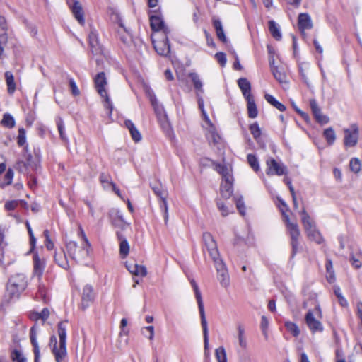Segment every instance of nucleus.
Listing matches in <instances>:
<instances>
[{
  "instance_id": "f257e3e1",
  "label": "nucleus",
  "mask_w": 362,
  "mask_h": 362,
  "mask_svg": "<svg viewBox=\"0 0 362 362\" xmlns=\"http://www.w3.org/2000/svg\"><path fill=\"white\" fill-rule=\"evenodd\" d=\"M67 321H61L57 325L59 336V345L55 335L50 337L49 346L54 356L56 362H62L67 356L66 351V324Z\"/></svg>"
},
{
  "instance_id": "f03ea898",
  "label": "nucleus",
  "mask_w": 362,
  "mask_h": 362,
  "mask_svg": "<svg viewBox=\"0 0 362 362\" xmlns=\"http://www.w3.org/2000/svg\"><path fill=\"white\" fill-rule=\"evenodd\" d=\"M279 201L283 207L281 208L280 210L291 237V245L292 247L291 257H293L298 250V238L300 236L299 227L296 223H293L290 221L289 216L286 214V211L289 210L286 203L281 199H279Z\"/></svg>"
},
{
  "instance_id": "7ed1b4c3",
  "label": "nucleus",
  "mask_w": 362,
  "mask_h": 362,
  "mask_svg": "<svg viewBox=\"0 0 362 362\" xmlns=\"http://www.w3.org/2000/svg\"><path fill=\"white\" fill-rule=\"evenodd\" d=\"M300 214L301 215L302 224L308 238L317 244H322L325 241V239L317 228L315 221L312 220L305 207L300 211Z\"/></svg>"
},
{
  "instance_id": "20e7f679",
  "label": "nucleus",
  "mask_w": 362,
  "mask_h": 362,
  "mask_svg": "<svg viewBox=\"0 0 362 362\" xmlns=\"http://www.w3.org/2000/svg\"><path fill=\"white\" fill-rule=\"evenodd\" d=\"M84 245L82 247L78 248L77 243L74 241H69L66 244V249L69 255L77 262H83L89 256V247L90 245L83 233Z\"/></svg>"
},
{
  "instance_id": "39448f33",
  "label": "nucleus",
  "mask_w": 362,
  "mask_h": 362,
  "mask_svg": "<svg viewBox=\"0 0 362 362\" xmlns=\"http://www.w3.org/2000/svg\"><path fill=\"white\" fill-rule=\"evenodd\" d=\"M190 284L193 288V290L194 291L195 298L197 301L199 311L200 314V318H201V325L203 329V335H204V349H207L209 346V332H208V326H207V321L206 319L205 315V311H204V303L202 300V297L201 292L199 291V286L196 281L194 279L190 280Z\"/></svg>"
},
{
  "instance_id": "423d86ee",
  "label": "nucleus",
  "mask_w": 362,
  "mask_h": 362,
  "mask_svg": "<svg viewBox=\"0 0 362 362\" xmlns=\"http://www.w3.org/2000/svg\"><path fill=\"white\" fill-rule=\"evenodd\" d=\"M315 315L317 317L322 318V310L319 304L315 305L313 310H308L305 315V320L309 329L313 333L317 332H321L324 329L323 325L320 320L315 317Z\"/></svg>"
},
{
  "instance_id": "0eeeda50",
  "label": "nucleus",
  "mask_w": 362,
  "mask_h": 362,
  "mask_svg": "<svg viewBox=\"0 0 362 362\" xmlns=\"http://www.w3.org/2000/svg\"><path fill=\"white\" fill-rule=\"evenodd\" d=\"M94 83L99 95L102 98H105V107L109 109L110 114H111L112 111V104L105 89V86L107 85V79L105 77V74L103 71L98 73L95 76Z\"/></svg>"
},
{
  "instance_id": "6e6552de",
  "label": "nucleus",
  "mask_w": 362,
  "mask_h": 362,
  "mask_svg": "<svg viewBox=\"0 0 362 362\" xmlns=\"http://www.w3.org/2000/svg\"><path fill=\"white\" fill-rule=\"evenodd\" d=\"M160 8V6H158L157 8L148 11L151 28L153 31L161 32L162 34H168L170 30L165 25Z\"/></svg>"
},
{
  "instance_id": "1a4fd4ad",
  "label": "nucleus",
  "mask_w": 362,
  "mask_h": 362,
  "mask_svg": "<svg viewBox=\"0 0 362 362\" xmlns=\"http://www.w3.org/2000/svg\"><path fill=\"white\" fill-rule=\"evenodd\" d=\"M266 173L269 176L284 175L288 173L287 168L283 163L277 162L274 158L269 157L266 160Z\"/></svg>"
},
{
  "instance_id": "9d476101",
  "label": "nucleus",
  "mask_w": 362,
  "mask_h": 362,
  "mask_svg": "<svg viewBox=\"0 0 362 362\" xmlns=\"http://www.w3.org/2000/svg\"><path fill=\"white\" fill-rule=\"evenodd\" d=\"M344 144L346 147L355 146L358 140L359 129L356 123L351 124L350 128L344 129Z\"/></svg>"
},
{
  "instance_id": "9b49d317",
  "label": "nucleus",
  "mask_w": 362,
  "mask_h": 362,
  "mask_svg": "<svg viewBox=\"0 0 362 362\" xmlns=\"http://www.w3.org/2000/svg\"><path fill=\"white\" fill-rule=\"evenodd\" d=\"M214 264L217 272V278L221 285L224 288H227L230 284V277L226 264L222 259L216 260Z\"/></svg>"
},
{
  "instance_id": "f8f14e48",
  "label": "nucleus",
  "mask_w": 362,
  "mask_h": 362,
  "mask_svg": "<svg viewBox=\"0 0 362 362\" xmlns=\"http://www.w3.org/2000/svg\"><path fill=\"white\" fill-rule=\"evenodd\" d=\"M110 219L111 224L115 228L124 230L129 226L123 217L122 214L119 210H112L110 212Z\"/></svg>"
},
{
  "instance_id": "ddd939ff",
  "label": "nucleus",
  "mask_w": 362,
  "mask_h": 362,
  "mask_svg": "<svg viewBox=\"0 0 362 362\" xmlns=\"http://www.w3.org/2000/svg\"><path fill=\"white\" fill-rule=\"evenodd\" d=\"M161 40H153V45L156 52L161 56H168L170 52L168 34H162Z\"/></svg>"
},
{
  "instance_id": "4468645a",
  "label": "nucleus",
  "mask_w": 362,
  "mask_h": 362,
  "mask_svg": "<svg viewBox=\"0 0 362 362\" xmlns=\"http://www.w3.org/2000/svg\"><path fill=\"white\" fill-rule=\"evenodd\" d=\"M310 107L312 110V113L315 118L316 121L321 124H325L329 122V117L326 115H324L322 112L321 109L319 107L317 101L315 99H310Z\"/></svg>"
},
{
  "instance_id": "2eb2a0df",
  "label": "nucleus",
  "mask_w": 362,
  "mask_h": 362,
  "mask_svg": "<svg viewBox=\"0 0 362 362\" xmlns=\"http://www.w3.org/2000/svg\"><path fill=\"white\" fill-rule=\"evenodd\" d=\"M75 19L81 25L85 24V12L81 1H73V4L69 5Z\"/></svg>"
},
{
  "instance_id": "dca6fc26",
  "label": "nucleus",
  "mask_w": 362,
  "mask_h": 362,
  "mask_svg": "<svg viewBox=\"0 0 362 362\" xmlns=\"http://www.w3.org/2000/svg\"><path fill=\"white\" fill-rule=\"evenodd\" d=\"M313 22L310 16L307 13H301L298 18V27L302 35H305V30L313 28Z\"/></svg>"
},
{
  "instance_id": "f3484780",
  "label": "nucleus",
  "mask_w": 362,
  "mask_h": 362,
  "mask_svg": "<svg viewBox=\"0 0 362 362\" xmlns=\"http://www.w3.org/2000/svg\"><path fill=\"white\" fill-rule=\"evenodd\" d=\"M95 294L93 293V287L90 285H86L83 287L82 297H81V307L83 310L86 309L90 303L93 301Z\"/></svg>"
},
{
  "instance_id": "a211bd4d",
  "label": "nucleus",
  "mask_w": 362,
  "mask_h": 362,
  "mask_svg": "<svg viewBox=\"0 0 362 362\" xmlns=\"http://www.w3.org/2000/svg\"><path fill=\"white\" fill-rule=\"evenodd\" d=\"M8 284H9L11 287L17 288L22 292L27 286L26 278L23 274H16L9 279Z\"/></svg>"
},
{
  "instance_id": "6ab92c4d",
  "label": "nucleus",
  "mask_w": 362,
  "mask_h": 362,
  "mask_svg": "<svg viewBox=\"0 0 362 362\" xmlns=\"http://www.w3.org/2000/svg\"><path fill=\"white\" fill-rule=\"evenodd\" d=\"M30 339L33 346V353L35 356L34 362H39L40 353L38 343L37 341V328L34 325L30 329Z\"/></svg>"
},
{
  "instance_id": "aec40b11",
  "label": "nucleus",
  "mask_w": 362,
  "mask_h": 362,
  "mask_svg": "<svg viewBox=\"0 0 362 362\" xmlns=\"http://www.w3.org/2000/svg\"><path fill=\"white\" fill-rule=\"evenodd\" d=\"M116 235L119 240V253L122 257H125L129 252V243L121 231H116Z\"/></svg>"
},
{
  "instance_id": "412c9836",
  "label": "nucleus",
  "mask_w": 362,
  "mask_h": 362,
  "mask_svg": "<svg viewBox=\"0 0 362 362\" xmlns=\"http://www.w3.org/2000/svg\"><path fill=\"white\" fill-rule=\"evenodd\" d=\"M238 85L245 99L253 97L251 94V84L246 78H240L238 80Z\"/></svg>"
},
{
  "instance_id": "4be33fe9",
  "label": "nucleus",
  "mask_w": 362,
  "mask_h": 362,
  "mask_svg": "<svg viewBox=\"0 0 362 362\" xmlns=\"http://www.w3.org/2000/svg\"><path fill=\"white\" fill-rule=\"evenodd\" d=\"M33 274L37 276L39 279H40L44 272L45 262L43 259H40V257L35 255L33 257Z\"/></svg>"
},
{
  "instance_id": "5701e85b",
  "label": "nucleus",
  "mask_w": 362,
  "mask_h": 362,
  "mask_svg": "<svg viewBox=\"0 0 362 362\" xmlns=\"http://www.w3.org/2000/svg\"><path fill=\"white\" fill-rule=\"evenodd\" d=\"M124 125L129 129L131 136L135 142H139L141 140V135L140 132L131 120H125Z\"/></svg>"
},
{
  "instance_id": "b1692460",
  "label": "nucleus",
  "mask_w": 362,
  "mask_h": 362,
  "mask_svg": "<svg viewBox=\"0 0 362 362\" xmlns=\"http://www.w3.org/2000/svg\"><path fill=\"white\" fill-rule=\"evenodd\" d=\"M55 262L62 268L68 269L69 267V262L64 251L56 252L54 254Z\"/></svg>"
},
{
  "instance_id": "393cba45",
  "label": "nucleus",
  "mask_w": 362,
  "mask_h": 362,
  "mask_svg": "<svg viewBox=\"0 0 362 362\" xmlns=\"http://www.w3.org/2000/svg\"><path fill=\"white\" fill-rule=\"evenodd\" d=\"M213 25L216 30L217 37L223 43H226L227 38L225 35L221 21L219 19H213Z\"/></svg>"
},
{
  "instance_id": "a878e982",
  "label": "nucleus",
  "mask_w": 362,
  "mask_h": 362,
  "mask_svg": "<svg viewBox=\"0 0 362 362\" xmlns=\"http://www.w3.org/2000/svg\"><path fill=\"white\" fill-rule=\"evenodd\" d=\"M326 267V279L329 284H332L335 281L336 277L334 271L333 269V264L330 259H327L325 263Z\"/></svg>"
},
{
  "instance_id": "bb28decb",
  "label": "nucleus",
  "mask_w": 362,
  "mask_h": 362,
  "mask_svg": "<svg viewBox=\"0 0 362 362\" xmlns=\"http://www.w3.org/2000/svg\"><path fill=\"white\" fill-rule=\"evenodd\" d=\"M189 77L191 78L197 93H199V94L203 93V83L199 78V76L195 72H192L189 74Z\"/></svg>"
},
{
  "instance_id": "cd10ccee",
  "label": "nucleus",
  "mask_w": 362,
  "mask_h": 362,
  "mask_svg": "<svg viewBox=\"0 0 362 362\" xmlns=\"http://www.w3.org/2000/svg\"><path fill=\"white\" fill-rule=\"evenodd\" d=\"M245 100H247L248 117L252 119L257 117L258 115V111L254 98L252 97Z\"/></svg>"
},
{
  "instance_id": "c85d7f7f",
  "label": "nucleus",
  "mask_w": 362,
  "mask_h": 362,
  "mask_svg": "<svg viewBox=\"0 0 362 362\" xmlns=\"http://www.w3.org/2000/svg\"><path fill=\"white\" fill-rule=\"evenodd\" d=\"M210 257H211L213 262H214L216 260L221 259L220 258L219 252L217 247L216 242L214 241L209 244L205 245Z\"/></svg>"
},
{
  "instance_id": "c756f323",
  "label": "nucleus",
  "mask_w": 362,
  "mask_h": 362,
  "mask_svg": "<svg viewBox=\"0 0 362 362\" xmlns=\"http://www.w3.org/2000/svg\"><path fill=\"white\" fill-rule=\"evenodd\" d=\"M269 30L272 36L276 40H281V33L279 25L273 20L269 21Z\"/></svg>"
},
{
  "instance_id": "7c9ffc66",
  "label": "nucleus",
  "mask_w": 362,
  "mask_h": 362,
  "mask_svg": "<svg viewBox=\"0 0 362 362\" xmlns=\"http://www.w3.org/2000/svg\"><path fill=\"white\" fill-rule=\"evenodd\" d=\"M264 98L268 103L276 108L281 112H284L286 110V107L278 101L273 95L270 94H265Z\"/></svg>"
},
{
  "instance_id": "2f4dec72",
  "label": "nucleus",
  "mask_w": 362,
  "mask_h": 362,
  "mask_svg": "<svg viewBox=\"0 0 362 362\" xmlns=\"http://www.w3.org/2000/svg\"><path fill=\"white\" fill-rule=\"evenodd\" d=\"M233 192V182H221V194L225 199L230 197Z\"/></svg>"
},
{
  "instance_id": "473e14b6",
  "label": "nucleus",
  "mask_w": 362,
  "mask_h": 362,
  "mask_svg": "<svg viewBox=\"0 0 362 362\" xmlns=\"http://www.w3.org/2000/svg\"><path fill=\"white\" fill-rule=\"evenodd\" d=\"M5 78L8 87V94L12 95L16 90V83L14 81L13 74L10 71H6L5 73Z\"/></svg>"
},
{
  "instance_id": "72a5a7b5",
  "label": "nucleus",
  "mask_w": 362,
  "mask_h": 362,
  "mask_svg": "<svg viewBox=\"0 0 362 362\" xmlns=\"http://www.w3.org/2000/svg\"><path fill=\"white\" fill-rule=\"evenodd\" d=\"M21 291L18 290L17 288H13V286H10L9 284L6 285V291L5 294V298H8V300H11L13 299H18L20 296Z\"/></svg>"
},
{
  "instance_id": "f704fd0d",
  "label": "nucleus",
  "mask_w": 362,
  "mask_h": 362,
  "mask_svg": "<svg viewBox=\"0 0 362 362\" xmlns=\"http://www.w3.org/2000/svg\"><path fill=\"white\" fill-rule=\"evenodd\" d=\"M323 136L329 145H332L336 139L335 132L332 127L325 129L323 132Z\"/></svg>"
},
{
  "instance_id": "c9c22d12",
  "label": "nucleus",
  "mask_w": 362,
  "mask_h": 362,
  "mask_svg": "<svg viewBox=\"0 0 362 362\" xmlns=\"http://www.w3.org/2000/svg\"><path fill=\"white\" fill-rule=\"evenodd\" d=\"M1 124L7 128L11 129L15 127L16 122L13 117L9 113H5L3 115Z\"/></svg>"
},
{
  "instance_id": "e433bc0d",
  "label": "nucleus",
  "mask_w": 362,
  "mask_h": 362,
  "mask_svg": "<svg viewBox=\"0 0 362 362\" xmlns=\"http://www.w3.org/2000/svg\"><path fill=\"white\" fill-rule=\"evenodd\" d=\"M271 71L274 77L279 82L284 83L286 81V74L281 72L277 66H272Z\"/></svg>"
},
{
  "instance_id": "4c0bfd02",
  "label": "nucleus",
  "mask_w": 362,
  "mask_h": 362,
  "mask_svg": "<svg viewBox=\"0 0 362 362\" xmlns=\"http://www.w3.org/2000/svg\"><path fill=\"white\" fill-rule=\"evenodd\" d=\"M13 170L11 168H8L4 177V182L0 183V188L3 189L6 186L11 185L13 178Z\"/></svg>"
},
{
  "instance_id": "58836bf2",
  "label": "nucleus",
  "mask_w": 362,
  "mask_h": 362,
  "mask_svg": "<svg viewBox=\"0 0 362 362\" xmlns=\"http://www.w3.org/2000/svg\"><path fill=\"white\" fill-rule=\"evenodd\" d=\"M285 327L286 329L291 332L294 337H298L300 334V329L298 325L291 321H287L285 322Z\"/></svg>"
},
{
  "instance_id": "ea45409f",
  "label": "nucleus",
  "mask_w": 362,
  "mask_h": 362,
  "mask_svg": "<svg viewBox=\"0 0 362 362\" xmlns=\"http://www.w3.org/2000/svg\"><path fill=\"white\" fill-rule=\"evenodd\" d=\"M247 162L250 165V166L255 171L257 172L259 170V161L257 158V157L252 153H250L247 156Z\"/></svg>"
},
{
  "instance_id": "a19ab883",
  "label": "nucleus",
  "mask_w": 362,
  "mask_h": 362,
  "mask_svg": "<svg viewBox=\"0 0 362 362\" xmlns=\"http://www.w3.org/2000/svg\"><path fill=\"white\" fill-rule=\"evenodd\" d=\"M215 356L218 362H227L226 352L223 346H220L216 349Z\"/></svg>"
},
{
  "instance_id": "79ce46f5",
  "label": "nucleus",
  "mask_w": 362,
  "mask_h": 362,
  "mask_svg": "<svg viewBox=\"0 0 362 362\" xmlns=\"http://www.w3.org/2000/svg\"><path fill=\"white\" fill-rule=\"evenodd\" d=\"M49 316V311L47 308H43L40 313L35 312L33 314V317L35 320L41 319L43 322H45L48 319Z\"/></svg>"
},
{
  "instance_id": "37998d69",
  "label": "nucleus",
  "mask_w": 362,
  "mask_h": 362,
  "mask_svg": "<svg viewBox=\"0 0 362 362\" xmlns=\"http://www.w3.org/2000/svg\"><path fill=\"white\" fill-rule=\"evenodd\" d=\"M26 143V132L23 127L18 129L17 144L19 146H23Z\"/></svg>"
},
{
  "instance_id": "c03bdc74",
  "label": "nucleus",
  "mask_w": 362,
  "mask_h": 362,
  "mask_svg": "<svg viewBox=\"0 0 362 362\" xmlns=\"http://www.w3.org/2000/svg\"><path fill=\"white\" fill-rule=\"evenodd\" d=\"M11 358L13 362H25V358L22 353L18 349H13L11 354Z\"/></svg>"
},
{
  "instance_id": "a18cd8bd",
  "label": "nucleus",
  "mask_w": 362,
  "mask_h": 362,
  "mask_svg": "<svg viewBox=\"0 0 362 362\" xmlns=\"http://www.w3.org/2000/svg\"><path fill=\"white\" fill-rule=\"evenodd\" d=\"M350 169L352 172L357 173L361 170V164L359 159L353 158L350 160Z\"/></svg>"
},
{
  "instance_id": "49530a36",
  "label": "nucleus",
  "mask_w": 362,
  "mask_h": 362,
  "mask_svg": "<svg viewBox=\"0 0 362 362\" xmlns=\"http://www.w3.org/2000/svg\"><path fill=\"white\" fill-rule=\"evenodd\" d=\"M151 189L155 194L160 199H163L167 196V192L163 189L160 185H153L151 186Z\"/></svg>"
},
{
  "instance_id": "de8ad7c7",
  "label": "nucleus",
  "mask_w": 362,
  "mask_h": 362,
  "mask_svg": "<svg viewBox=\"0 0 362 362\" xmlns=\"http://www.w3.org/2000/svg\"><path fill=\"white\" fill-rule=\"evenodd\" d=\"M57 125L61 139L66 141L67 137L66 136L64 133V125L63 120L61 118H59L57 121Z\"/></svg>"
},
{
  "instance_id": "09e8293b",
  "label": "nucleus",
  "mask_w": 362,
  "mask_h": 362,
  "mask_svg": "<svg viewBox=\"0 0 362 362\" xmlns=\"http://www.w3.org/2000/svg\"><path fill=\"white\" fill-rule=\"evenodd\" d=\"M250 131L255 139L259 138L261 135V129L257 122L250 124Z\"/></svg>"
},
{
  "instance_id": "8fccbe9b",
  "label": "nucleus",
  "mask_w": 362,
  "mask_h": 362,
  "mask_svg": "<svg viewBox=\"0 0 362 362\" xmlns=\"http://www.w3.org/2000/svg\"><path fill=\"white\" fill-rule=\"evenodd\" d=\"M160 200H161V202L160 203V207L164 213L165 222V223H167V222L168 221V204H167V201H166V197H164L163 199H160Z\"/></svg>"
},
{
  "instance_id": "3c124183",
  "label": "nucleus",
  "mask_w": 362,
  "mask_h": 362,
  "mask_svg": "<svg viewBox=\"0 0 362 362\" xmlns=\"http://www.w3.org/2000/svg\"><path fill=\"white\" fill-rule=\"evenodd\" d=\"M236 207L239 211V213L242 216H245V206L244 204L243 198V197H240L238 199H236Z\"/></svg>"
},
{
  "instance_id": "603ef678",
  "label": "nucleus",
  "mask_w": 362,
  "mask_h": 362,
  "mask_svg": "<svg viewBox=\"0 0 362 362\" xmlns=\"http://www.w3.org/2000/svg\"><path fill=\"white\" fill-rule=\"evenodd\" d=\"M90 45L95 48L98 45V35L95 32L90 31L88 35Z\"/></svg>"
},
{
  "instance_id": "864d4df0",
  "label": "nucleus",
  "mask_w": 362,
  "mask_h": 362,
  "mask_svg": "<svg viewBox=\"0 0 362 362\" xmlns=\"http://www.w3.org/2000/svg\"><path fill=\"white\" fill-rule=\"evenodd\" d=\"M147 274V270L145 266L139 265L138 264H136V269L134 272L135 276H146Z\"/></svg>"
},
{
  "instance_id": "5fc2aeb1",
  "label": "nucleus",
  "mask_w": 362,
  "mask_h": 362,
  "mask_svg": "<svg viewBox=\"0 0 362 362\" xmlns=\"http://www.w3.org/2000/svg\"><path fill=\"white\" fill-rule=\"evenodd\" d=\"M8 42V35L6 33H1L0 35V57L3 54L4 52V46L6 45Z\"/></svg>"
},
{
  "instance_id": "6e6d98bb",
  "label": "nucleus",
  "mask_w": 362,
  "mask_h": 362,
  "mask_svg": "<svg viewBox=\"0 0 362 362\" xmlns=\"http://www.w3.org/2000/svg\"><path fill=\"white\" fill-rule=\"evenodd\" d=\"M215 58L217 60V62L221 64V66H224L226 64V54L223 52H217L215 54Z\"/></svg>"
},
{
  "instance_id": "4d7b16f0",
  "label": "nucleus",
  "mask_w": 362,
  "mask_h": 362,
  "mask_svg": "<svg viewBox=\"0 0 362 362\" xmlns=\"http://www.w3.org/2000/svg\"><path fill=\"white\" fill-rule=\"evenodd\" d=\"M69 86H70L71 93L73 94V95H74V96L79 95L80 90L78 88L76 83L73 78L69 79Z\"/></svg>"
},
{
  "instance_id": "13d9d810",
  "label": "nucleus",
  "mask_w": 362,
  "mask_h": 362,
  "mask_svg": "<svg viewBox=\"0 0 362 362\" xmlns=\"http://www.w3.org/2000/svg\"><path fill=\"white\" fill-rule=\"evenodd\" d=\"M217 207L219 209V211H221V214L223 216H226L229 214V211L228 209V207L225 206V204L220 201L217 202Z\"/></svg>"
},
{
  "instance_id": "bf43d9fd",
  "label": "nucleus",
  "mask_w": 362,
  "mask_h": 362,
  "mask_svg": "<svg viewBox=\"0 0 362 362\" xmlns=\"http://www.w3.org/2000/svg\"><path fill=\"white\" fill-rule=\"evenodd\" d=\"M350 262L351 265L356 268L359 269L361 267V262L359 259H357L354 255H351L350 256Z\"/></svg>"
},
{
  "instance_id": "052dcab7",
  "label": "nucleus",
  "mask_w": 362,
  "mask_h": 362,
  "mask_svg": "<svg viewBox=\"0 0 362 362\" xmlns=\"http://www.w3.org/2000/svg\"><path fill=\"white\" fill-rule=\"evenodd\" d=\"M18 206V202L16 200L8 201L5 203L4 207L7 211L14 210Z\"/></svg>"
},
{
  "instance_id": "680f3d73",
  "label": "nucleus",
  "mask_w": 362,
  "mask_h": 362,
  "mask_svg": "<svg viewBox=\"0 0 362 362\" xmlns=\"http://www.w3.org/2000/svg\"><path fill=\"white\" fill-rule=\"evenodd\" d=\"M203 241L206 245L207 244H209L211 243H213L215 241V240L214 239L213 236L211 235V233H203Z\"/></svg>"
},
{
  "instance_id": "e2e57ef3",
  "label": "nucleus",
  "mask_w": 362,
  "mask_h": 362,
  "mask_svg": "<svg viewBox=\"0 0 362 362\" xmlns=\"http://www.w3.org/2000/svg\"><path fill=\"white\" fill-rule=\"evenodd\" d=\"M197 100H198L199 107L201 110L202 114L204 115L206 117V112H205L204 108V100H203V98H202V96L200 95V94L199 93H197Z\"/></svg>"
},
{
  "instance_id": "0e129e2a",
  "label": "nucleus",
  "mask_w": 362,
  "mask_h": 362,
  "mask_svg": "<svg viewBox=\"0 0 362 362\" xmlns=\"http://www.w3.org/2000/svg\"><path fill=\"white\" fill-rule=\"evenodd\" d=\"M260 327H261L262 330H264V331L267 330V328L269 327V320L267 318V317L264 315H262L261 317Z\"/></svg>"
},
{
  "instance_id": "69168bd1",
  "label": "nucleus",
  "mask_w": 362,
  "mask_h": 362,
  "mask_svg": "<svg viewBox=\"0 0 362 362\" xmlns=\"http://www.w3.org/2000/svg\"><path fill=\"white\" fill-rule=\"evenodd\" d=\"M46 297L45 289L44 287H40L36 294V298L39 300H45Z\"/></svg>"
},
{
  "instance_id": "338daca9",
  "label": "nucleus",
  "mask_w": 362,
  "mask_h": 362,
  "mask_svg": "<svg viewBox=\"0 0 362 362\" xmlns=\"http://www.w3.org/2000/svg\"><path fill=\"white\" fill-rule=\"evenodd\" d=\"M100 181L104 184V183H107V184H109L110 185V182H112L111 180V178L108 175H106L105 173H101L100 175Z\"/></svg>"
},
{
  "instance_id": "774afa93",
  "label": "nucleus",
  "mask_w": 362,
  "mask_h": 362,
  "mask_svg": "<svg viewBox=\"0 0 362 362\" xmlns=\"http://www.w3.org/2000/svg\"><path fill=\"white\" fill-rule=\"evenodd\" d=\"M0 27L6 33L8 30L7 23L5 17L0 16Z\"/></svg>"
}]
</instances>
